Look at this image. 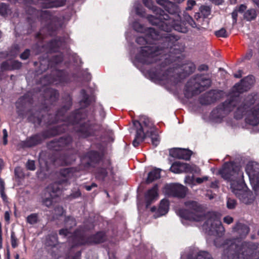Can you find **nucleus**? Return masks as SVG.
I'll use <instances>...</instances> for the list:
<instances>
[{
    "instance_id": "nucleus-22",
    "label": "nucleus",
    "mask_w": 259,
    "mask_h": 259,
    "mask_svg": "<svg viewBox=\"0 0 259 259\" xmlns=\"http://www.w3.org/2000/svg\"><path fill=\"white\" fill-rule=\"evenodd\" d=\"M157 187L156 185L154 186L152 189H150L146 194L145 199L146 203V207L151 204L152 201L157 197Z\"/></svg>"
},
{
    "instance_id": "nucleus-55",
    "label": "nucleus",
    "mask_w": 259,
    "mask_h": 259,
    "mask_svg": "<svg viewBox=\"0 0 259 259\" xmlns=\"http://www.w3.org/2000/svg\"><path fill=\"white\" fill-rule=\"evenodd\" d=\"M30 55V51L29 50L26 49L23 53L20 55V58L23 60L27 59Z\"/></svg>"
},
{
    "instance_id": "nucleus-63",
    "label": "nucleus",
    "mask_w": 259,
    "mask_h": 259,
    "mask_svg": "<svg viewBox=\"0 0 259 259\" xmlns=\"http://www.w3.org/2000/svg\"><path fill=\"white\" fill-rule=\"evenodd\" d=\"M208 68V66L204 64L201 65L199 67V70L200 71L207 70Z\"/></svg>"
},
{
    "instance_id": "nucleus-37",
    "label": "nucleus",
    "mask_w": 259,
    "mask_h": 259,
    "mask_svg": "<svg viewBox=\"0 0 259 259\" xmlns=\"http://www.w3.org/2000/svg\"><path fill=\"white\" fill-rule=\"evenodd\" d=\"M133 27L136 31L140 33L145 32L146 30H147V29H145L142 25L137 21L133 23Z\"/></svg>"
},
{
    "instance_id": "nucleus-30",
    "label": "nucleus",
    "mask_w": 259,
    "mask_h": 259,
    "mask_svg": "<svg viewBox=\"0 0 259 259\" xmlns=\"http://www.w3.org/2000/svg\"><path fill=\"white\" fill-rule=\"evenodd\" d=\"M212 93H207L201 97L200 99V102L201 104L207 105L213 103L215 99L213 98Z\"/></svg>"
},
{
    "instance_id": "nucleus-9",
    "label": "nucleus",
    "mask_w": 259,
    "mask_h": 259,
    "mask_svg": "<svg viewBox=\"0 0 259 259\" xmlns=\"http://www.w3.org/2000/svg\"><path fill=\"white\" fill-rule=\"evenodd\" d=\"M61 191V188L58 183H54L49 185L45 190L43 204L47 207L50 206L52 204V199L58 196Z\"/></svg>"
},
{
    "instance_id": "nucleus-35",
    "label": "nucleus",
    "mask_w": 259,
    "mask_h": 259,
    "mask_svg": "<svg viewBox=\"0 0 259 259\" xmlns=\"http://www.w3.org/2000/svg\"><path fill=\"white\" fill-rule=\"evenodd\" d=\"M62 44L61 40L56 39L52 40L48 44V48L52 51H56L57 48H59Z\"/></svg>"
},
{
    "instance_id": "nucleus-38",
    "label": "nucleus",
    "mask_w": 259,
    "mask_h": 259,
    "mask_svg": "<svg viewBox=\"0 0 259 259\" xmlns=\"http://www.w3.org/2000/svg\"><path fill=\"white\" fill-rule=\"evenodd\" d=\"M143 3L145 5L146 7L150 9H151L154 12V14L157 12V10L158 8L153 6V3L151 0H143Z\"/></svg>"
},
{
    "instance_id": "nucleus-8",
    "label": "nucleus",
    "mask_w": 259,
    "mask_h": 259,
    "mask_svg": "<svg viewBox=\"0 0 259 259\" xmlns=\"http://www.w3.org/2000/svg\"><path fill=\"white\" fill-rule=\"evenodd\" d=\"M238 99L233 98L224 102L222 105H219L217 108L213 110L211 113V117L217 122L221 120L229 112L234 109L237 106Z\"/></svg>"
},
{
    "instance_id": "nucleus-5",
    "label": "nucleus",
    "mask_w": 259,
    "mask_h": 259,
    "mask_svg": "<svg viewBox=\"0 0 259 259\" xmlns=\"http://www.w3.org/2000/svg\"><path fill=\"white\" fill-rule=\"evenodd\" d=\"M222 177L230 183L232 191L240 198L244 183L243 173L240 168L232 163H225L219 171Z\"/></svg>"
},
{
    "instance_id": "nucleus-52",
    "label": "nucleus",
    "mask_w": 259,
    "mask_h": 259,
    "mask_svg": "<svg viewBox=\"0 0 259 259\" xmlns=\"http://www.w3.org/2000/svg\"><path fill=\"white\" fill-rule=\"evenodd\" d=\"M185 182L186 184H187L190 185L192 186V185H195L194 179L193 177H190V176L186 177L185 179Z\"/></svg>"
},
{
    "instance_id": "nucleus-20",
    "label": "nucleus",
    "mask_w": 259,
    "mask_h": 259,
    "mask_svg": "<svg viewBox=\"0 0 259 259\" xmlns=\"http://www.w3.org/2000/svg\"><path fill=\"white\" fill-rule=\"evenodd\" d=\"M75 171V170L73 168H67L61 170L60 175L62 178V180L58 182H56L59 184V187L60 188L61 184L67 182L68 180L74 177Z\"/></svg>"
},
{
    "instance_id": "nucleus-2",
    "label": "nucleus",
    "mask_w": 259,
    "mask_h": 259,
    "mask_svg": "<svg viewBox=\"0 0 259 259\" xmlns=\"http://www.w3.org/2000/svg\"><path fill=\"white\" fill-rule=\"evenodd\" d=\"M185 206L187 209L179 210L178 214L180 217L196 222L205 220L202 227L206 232L212 234L216 233L218 235H222L224 233L225 229L220 218L215 213L211 212L205 214L202 207L195 201H187Z\"/></svg>"
},
{
    "instance_id": "nucleus-49",
    "label": "nucleus",
    "mask_w": 259,
    "mask_h": 259,
    "mask_svg": "<svg viewBox=\"0 0 259 259\" xmlns=\"http://www.w3.org/2000/svg\"><path fill=\"white\" fill-rule=\"evenodd\" d=\"M49 92L50 93V98L51 100L52 101H55L57 100L58 98V93L53 90H50L49 91Z\"/></svg>"
},
{
    "instance_id": "nucleus-59",
    "label": "nucleus",
    "mask_w": 259,
    "mask_h": 259,
    "mask_svg": "<svg viewBox=\"0 0 259 259\" xmlns=\"http://www.w3.org/2000/svg\"><path fill=\"white\" fill-rule=\"evenodd\" d=\"M80 195H81V193L80 192V191L79 190H77L75 192H73L70 195V197L72 198H74H74H78V197H80Z\"/></svg>"
},
{
    "instance_id": "nucleus-15",
    "label": "nucleus",
    "mask_w": 259,
    "mask_h": 259,
    "mask_svg": "<svg viewBox=\"0 0 259 259\" xmlns=\"http://www.w3.org/2000/svg\"><path fill=\"white\" fill-rule=\"evenodd\" d=\"M27 12L30 15H39L42 20L45 22L49 21L48 24L50 25L53 24L54 22L56 21L57 19L56 18L53 17L49 10H43L40 12L37 11L35 8L30 7L28 8V10H26Z\"/></svg>"
},
{
    "instance_id": "nucleus-50",
    "label": "nucleus",
    "mask_w": 259,
    "mask_h": 259,
    "mask_svg": "<svg viewBox=\"0 0 259 259\" xmlns=\"http://www.w3.org/2000/svg\"><path fill=\"white\" fill-rule=\"evenodd\" d=\"M26 165L27 169L29 170H34L35 169V163L33 160H28Z\"/></svg>"
},
{
    "instance_id": "nucleus-16",
    "label": "nucleus",
    "mask_w": 259,
    "mask_h": 259,
    "mask_svg": "<svg viewBox=\"0 0 259 259\" xmlns=\"http://www.w3.org/2000/svg\"><path fill=\"white\" fill-rule=\"evenodd\" d=\"M254 78L253 76H248L242 79L239 83L235 84L233 92L241 93L248 90L254 83Z\"/></svg>"
},
{
    "instance_id": "nucleus-53",
    "label": "nucleus",
    "mask_w": 259,
    "mask_h": 259,
    "mask_svg": "<svg viewBox=\"0 0 259 259\" xmlns=\"http://www.w3.org/2000/svg\"><path fill=\"white\" fill-rule=\"evenodd\" d=\"M62 60H63V57H62V55L55 56L53 57V61L55 64H58V63H60L61 62H62Z\"/></svg>"
},
{
    "instance_id": "nucleus-47",
    "label": "nucleus",
    "mask_w": 259,
    "mask_h": 259,
    "mask_svg": "<svg viewBox=\"0 0 259 259\" xmlns=\"http://www.w3.org/2000/svg\"><path fill=\"white\" fill-rule=\"evenodd\" d=\"M201 12L205 17H207L210 14V9L208 6H202L201 7Z\"/></svg>"
},
{
    "instance_id": "nucleus-31",
    "label": "nucleus",
    "mask_w": 259,
    "mask_h": 259,
    "mask_svg": "<svg viewBox=\"0 0 259 259\" xmlns=\"http://www.w3.org/2000/svg\"><path fill=\"white\" fill-rule=\"evenodd\" d=\"M244 18L247 21L254 20L256 17V12L255 9L250 8L244 13Z\"/></svg>"
},
{
    "instance_id": "nucleus-7",
    "label": "nucleus",
    "mask_w": 259,
    "mask_h": 259,
    "mask_svg": "<svg viewBox=\"0 0 259 259\" xmlns=\"http://www.w3.org/2000/svg\"><path fill=\"white\" fill-rule=\"evenodd\" d=\"M211 84V80L206 76L197 75L191 79L187 83L188 91L191 92L192 95L197 94L204 91Z\"/></svg>"
},
{
    "instance_id": "nucleus-14",
    "label": "nucleus",
    "mask_w": 259,
    "mask_h": 259,
    "mask_svg": "<svg viewBox=\"0 0 259 259\" xmlns=\"http://www.w3.org/2000/svg\"><path fill=\"white\" fill-rule=\"evenodd\" d=\"M83 236H78L77 232H75L74 236V239L77 241L76 244L81 245L84 244L86 243H99L103 242L106 237L105 234L103 232H99L93 236L91 237L87 241L84 240Z\"/></svg>"
},
{
    "instance_id": "nucleus-13",
    "label": "nucleus",
    "mask_w": 259,
    "mask_h": 259,
    "mask_svg": "<svg viewBox=\"0 0 259 259\" xmlns=\"http://www.w3.org/2000/svg\"><path fill=\"white\" fill-rule=\"evenodd\" d=\"M24 1L26 4H37L44 8L61 7L65 3L64 0H24Z\"/></svg>"
},
{
    "instance_id": "nucleus-1",
    "label": "nucleus",
    "mask_w": 259,
    "mask_h": 259,
    "mask_svg": "<svg viewBox=\"0 0 259 259\" xmlns=\"http://www.w3.org/2000/svg\"><path fill=\"white\" fill-rule=\"evenodd\" d=\"M145 33L146 37L140 36L137 38L136 42L141 47L137 55V60L143 64H149L157 60V56L166 53L169 50L170 53H178L183 49V46H179V37L171 34H160L154 28H148Z\"/></svg>"
},
{
    "instance_id": "nucleus-36",
    "label": "nucleus",
    "mask_w": 259,
    "mask_h": 259,
    "mask_svg": "<svg viewBox=\"0 0 259 259\" xmlns=\"http://www.w3.org/2000/svg\"><path fill=\"white\" fill-rule=\"evenodd\" d=\"M38 222L37 213H32L27 217V222L31 225L36 224Z\"/></svg>"
},
{
    "instance_id": "nucleus-10",
    "label": "nucleus",
    "mask_w": 259,
    "mask_h": 259,
    "mask_svg": "<svg viewBox=\"0 0 259 259\" xmlns=\"http://www.w3.org/2000/svg\"><path fill=\"white\" fill-rule=\"evenodd\" d=\"M186 188L179 184H170L164 187L165 193L172 197L183 198L186 194Z\"/></svg>"
},
{
    "instance_id": "nucleus-4",
    "label": "nucleus",
    "mask_w": 259,
    "mask_h": 259,
    "mask_svg": "<svg viewBox=\"0 0 259 259\" xmlns=\"http://www.w3.org/2000/svg\"><path fill=\"white\" fill-rule=\"evenodd\" d=\"M195 69L194 64L188 62L176 68H167L160 66L155 71L152 72L151 76L155 81H161L162 83H176L187 74L192 73Z\"/></svg>"
},
{
    "instance_id": "nucleus-41",
    "label": "nucleus",
    "mask_w": 259,
    "mask_h": 259,
    "mask_svg": "<svg viewBox=\"0 0 259 259\" xmlns=\"http://www.w3.org/2000/svg\"><path fill=\"white\" fill-rule=\"evenodd\" d=\"M215 34L217 37H227L229 35L226 30L224 28H222L215 32Z\"/></svg>"
},
{
    "instance_id": "nucleus-56",
    "label": "nucleus",
    "mask_w": 259,
    "mask_h": 259,
    "mask_svg": "<svg viewBox=\"0 0 259 259\" xmlns=\"http://www.w3.org/2000/svg\"><path fill=\"white\" fill-rule=\"evenodd\" d=\"M208 180V177L204 176L202 178H197L196 179L195 181L197 184H201L203 182L206 181Z\"/></svg>"
},
{
    "instance_id": "nucleus-25",
    "label": "nucleus",
    "mask_w": 259,
    "mask_h": 259,
    "mask_svg": "<svg viewBox=\"0 0 259 259\" xmlns=\"http://www.w3.org/2000/svg\"><path fill=\"white\" fill-rule=\"evenodd\" d=\"M187 259H213L210 254L206 251H199L193 252L192 254L189 255Z\"/></svg>"
},
{
    "instance_id": "nucleus-40",
    "label": "nucleus",
    "mask_w": 259,
    "mask_h": 259,
    "mask_svg": "<svg viewBox=\"0 0 259 259\" xmlns=\"http://www.w3.org/2000/svg\"><path fill=\"white\" fill-rule=\"evenodd\" d=\"M11 242L13 248H16L18 245V240L14 231H11Z\"/></svg>"
},
{
    "instance_id": "nucleus-28",
    "label": "nucleus",
    "mask_w": 259,
    "mask_h": 259,
    "mask_svg": "<svg viewBox=\"0 0 259 259\" xmlns=\"http://www.w3.org/2000/svg\"><path fill=\"white\" fill-rule=\"evenodd\" d=\"M160 177V169H155L149 173L146 182L147 183H151L155 180L159 179Z\"/></svg>"
},
{
    "instance_id": "nucleus-23",
    "label": "nucleus",
    "mask_w": 259,
    "mask_h": 259,
    "mask_svg": "<svg viewBox=\"0 0 259 259\" xmlns=\"http://www.w3.org/2000/svg\"><path fill=\"white\" fill-rule=\"evenodd\" d=\"M169 209V203L167 200L163 199L161 201L156 217H159L167 213Z\"/></svg>"
},
{
    "instance_id": "nucleus-26",
    "label": "nucleus",
    "mask_w": 259,
    "mask_h": 259,
    "mask_svg": "<svg viewBox=\"0 0 259 259\" xmlns=\"http://www.w3.org/2000/svg\"><path fill=\"white\" fill-rule=\"evenodd\" d=\"M234 231L238 232L241 236H246L249 232V228L245 225L237 223L233 228Z\"/></svg>"
},
{
    "instance_id": "nucleus-46",
    "label": "nucleus",
    "mask_w": 259,
    "mask_h": 259,
    "mask_svg": "<svg viewBox=\"0 0 259 259\" xmlns=\"http://www.w3.org/2000/svg\"><path fill=\"white\" fill-rule=\"evenodd\" d=\"M134 7L136 14L141 17H144L141 5L139 4H135Z\"/></svg>"
},
{
    "instance_id": "nucleus-42",
    "label": "nucleus",
    "mask_w": 259,
    "mask_h": 259,
    "mask_svg": "<svg viewBox=\"0 0 259 259\" xmlns=\"http://www.w3.org/2000/svg\"><path fill=\"white\" fill-rule=\"evenodd\" d=\"M184 19L185 21L192 27L194 28L196 27L195 22L190 15L185 14L184 15Z\"/></svg>"
},
{
    "instance_id": "nucleus-58",
    "label": "nucleus",
    "mask_w": 259,
    "mask_h": 259,
    "mask_svg": "<svg viewBox=\"0 0 259 259\" xmlns=\"http://www.w3.org/2000/svg\"><path fill=\"white\" fill-rule=\"evenodd\" d=\"M223 220L224 222L227 224H230L233 222V218L230 216L225 217Z\"/></svg>"
},
{
    "instance_id": "nucleus-39",
    "label": "nucleus",
    "mask_w": 259,
    "mask_h": 259,
    "mask_svg": "<svg viewBox=\"0 0 259 259\" xmlns=\"http://www.w3.org/2000/svg\"><path fill=\"white\" fill-rule=\"evenodd\" d=\"M9 12L8 6L4 3L0 4V15L3 16H6Z\"/></svg>"
},
{
    "instance_id": "nucleus-61",
    "label": "nucleus",
    "mask_w": 259,
    "mask_h": 259,
    "mask_svg": "<svg viewBox=\"0 0 259 259\" xmlns=\"http://www.w3.org/2000/svg\"><path fill=\"white\" fill-rule=\"evenodd\" d=\"M24 100V105H25V98H20L19 99L18 101L16 103V106L17 108H19L21 106V103L23 102V101Z\"/></svg>"
},
{
    "instance_id": "nucleus-11",
    "label": "nucleus",
    "mask_w": 259,
    "mask_h": 259,
    "mask_svg": "<svg viewBox=\"0 0 259 259\" xmlns=\"http://www.w3.org/2000/svg\"><path fill=\"white\" fill-rule=\"evenodd\" d=\"M170 170L176 174L181 172H197L199 171L195 165L177 161L174 162L170 168Z\"/></svg>"
},
{
    "instance_id": "nucleus-29",
    "label": "nucleus",
    "mask_w": 259,
    "mask_h": 259,
    "mask_svg": "<svg viewBox=\"0 0 259 259\" xmlns=\"http://www.w3.org/2000/svg\"><path fill=\"white\" fill-rule=\"evenodd\" d=\"M40 141V137L38 135H35L28 139L25 142V145L26 147H32L39 143Z\"/></svg>"
},
{
    "instance_id": "nucleus-64",
    "label": "nucleus",
    "mask_w": 259,
    "mask_h": 259,
    "mask_svg": "<svg viewBox=\"0 0 259 259\" xmlns=\"http://www.w3.org/2000/svg\"><path fill=\"white\" fill-rule=\"evenodd\" d=\"M77 118V115H76L75 116L73 117V119H72V117H70L69 120V123L71 124H74L76 122V119Z\"/></svg>"
},
{
    "instance_id": "nucleus-18",
    "label": "nucleus",
    "mask_w": 259,
    "mask_h": 259,
    "mask_svg": "<svg viewBox=\"0 0 259 259\" xmlns=\"http://www.w3.org/2000/svg\"><path fill=\"white\" fill-rule=\"evenodd\" d=\"M170 155L174 157L185 160H189L191 155V151L185 149L174 148L169 151Z\"/></svg>"
},
{
    "instance_id": "nucleus-48",
    "label": "nucleus",
    "mask_w": 259,
    "mask_h": 259,
    "mask_svg": "<svg viewBox=\"0 0 259 259\" xmlns=\"http://www.w3.org/2000/svg\"><path fill=\"white\" fill-rule=\"evenodd\" d=\"M15 176L19 178H21L24 177V173L22 169L20 167H17L15 168Z\"/></svg>"
},
{
    "instance_id": "nucleus-44",
    "label": "nucleus",
    "mask_w": 259,
    "mask_h": 259,
    "mask_svg": "<svg viewBox=\"0 0 259 259\" xmlns=\"http://www.w3.org/2000/svg\"><path fill=\"white\" fill-rule=\"evenodd\" d=\"M107 169L104 168H101L98 170L97 174V177L100 179H104L107 176Z\"/></svg>"
},
{
    "instance_id": "nucleus-12",
    "label": "nucleus",
    "mask_w": 259,
    "mask_h": 259,
    "mask_svg": "<svg viewBox=\"0 0 259 259\" xmlns=\"http://www.w3.org/2000/svg\"><path fill=\"white\" fill-rule=\"evenodd\" d=\"M236 98V97L235 98ZM238 100V98H237ZM257 99V94L255 93H252L249 95H248L244 100V105L242 107L241 105L238 106V103L237 104V111L235 113V116L236 118L239 119L241 118L243 115L245 110L248 108L250 105L253 104Z\"/></svg>"
},
{
    "instance_id": "nucleus-62",
    "label": "nucleus",
    "mask_w": 259,
    "mask_h": 259,
    "mask_svg": "<svg viewBox=\"0 0 259 259\" xmlns=\"http://www.w3.org/2000/svg\"><path fill=\"white\" fill-rule=\"evenodd\" d=\"M4 218L5 221L9 222L10 219V211H6L5 213Z\"/></svg>"
},
{
    "instance_id": "nucleus-57",
    "label": "nucleus",
    "mask_w": 259,
    "mask_h": 259,
    "mask_svg": "<svg viewBox=\"0 0 259 259\" xmlns=\"http://www.w3.org/2000/svg\"><path fill=\"white\" fill-rule=\"evenodd\" d=\"M253 52L251 49H249L244 57V59L250 60L252 56Z\"/></svg>"
},
{
    "instance_id": "nucleus-17",
    "label": "nucleus",
    "mask_w": 259,
    "mask_h": 259,
    "mask_svg": "<svg viewBox=\"0 0 259 259\" xmlns=\"http://www.w3.org/2000/svg\"><path fill=\"white\" fill-rule=\"evenodd\" d=\"M255 163L253 162H248L245 168V170L249 179L252 180L254 184L253 188L255 191H259V174L256 175L255 168H254Z\"/></svg>"
},
{
    "instance_id": "nucleus-24",
    "label": "nucleus",
    "mask_w": 259,
    "mask_h": 259,
    "mask_svg": "<svg viewBox=\"0 0 259 259\" xmlns=\"http://www.w3.org/2000/svg\"><path fill=\"white\" fill-rule=\"evenodd\" d=\"M22 64L18 61H11L10 63L5 62L2 64V67L5 70H15L21 68Z\"/></svg>"
},
{
    "instance_id": "nucleus-3",
    "label": "nucleus",
    "mask_w": 259,
    "mask_h": 259,
    "mask_svg": "<svg viewBox=\"0 0 259 259\" xmlns=\"http://www.w3.org/2000/svg\"><path fill=\"white\" fill-rule=\"evenodd\" d=\"M157 2L163 6L166 12L158 8L155 15H149L147 17L148 21L153 25L157 26L161 30L169 32L174 29L179 32L186 33L187 29L179 22L180 18L179 9L177 5L165 0H157Z\"/></svg>"
},
{
    "instance_id": "nucleus-45",
    "label": "nucleus",
    "mask_w": 259,
    "mask_h": 259,
    "mask_svg": "<svg viewBox=\"0 0 259 259\" xmlns=\"http://www.w3.org/2000/svg\"><path fill=\"white\" fill-rule=\"evenodd\" d=\"M236 206V201L232 198H228L227 202V206L229 209H234Z\"/></svg>"
},
{
    "instance_id": "nucleus-19",
    "label": "nucleus",
    "mask_w": 259,
    "mask_h": 259,
    "mask_svg": "<svg viewBox=\"0 0 259 259\" xmlns=\"http://www.w3.org/2000/svg\"><path fill=\"white\" fill-rule=\"evenodd\" d=\"M246 121L247 123L253 126L259 123V104L250 111L246 118Z\"/></svg>"
},
{
    "instance_id": "nucleus-6",
    "label": "nucleus",
    "mask_w": 259,
    "mask_h": 259,
    "mask_svg": "<svg viewBox=\"0 0 259 259\" xmlns=\"http://www.w3.org/2000/svg\"><path fill=\"white\" fill-rule=\"evenodd\" d=\"M141 123L135 120L133 122L134 126L137 128L136 137L133 142L134 147H137L140 142H142L146 137H150L152 144L156 146L159 144V136L156 131L152 121L146 116H142L140 118Z\"/></svg>"
},
{
    "instance_id": "nucleus-54",
    "label": "nucleus",
    "mask_w": 259,
    "mask_h": 259,
    "mask_svg": "<svg viewBox=\"0 0 259 259\" xmlns=\"http://www.w3.org/2000/svg\"><path fill=\"white\" fill-rule=\"evenodd\" d=\"M196 5V2L193 0H188L187 1V6L186 7V10H190L192 9L193 7Z\"/></svg>"
},
{
    "instance_id": "nucleus-21",
    "label": "nucleus",
    "mask_w": 259,
    "mask_h": 259,
    "mask_svg": "<svg viewBox=\"0 0 259 259\" xmlns=\"http://www.w3.org/2000/svg\"><path fill=\"white\" fill-rule=\"evenodd\" d=\"M65 224L66 227L67 228L62 229L59 231V234L64 237L67 236L71 233L70 232L68 231V228L70 229L75 226L76 225V222L73 218L68 217L65 220Z\"/></svg>"
},
{
    "instance_id": "nucleus-43",
    "label": "nucleus",
    "mask_w": 259,
    "mask_h": 259,
    "mask_svg": "<svg viewBox=\"0 0 259 259\" xmlns=\"http://www.w3.org/2000/svg\"><path fill=\"white\" fill-rule=\"evenodd\" d=\"M98 157V154L96 152H91L89 153L85 156V158H89L91 160V162H96L97 161V157Z\"/></svg>"
},
{
    "instance_id": "nucleus-60",
    "label": "nucleus",
    "mask_w": 259,
    "mask_h": 259,
    "mask_svg": "<svg viewBox=\"0 0 259 259\" xmlns=\"http://www.w3.org/2000/svg\"><path fill=\"white\" fill-rule=\"evenodd\" d=\"M0 194L4 201H7V196L5 192V189L0 190Z\"/></svg>"
},
{
    "instance_id": "nucleus-34",
    "label": "nucleus",
    "mask_w": 259,
    "mask_h": 259,
    "mask_svg": "<svg viewBox=\"0 0 259 259\" xmlns=\"http://www.w3.org/2000/svg\"><path fill=\"white\" fill-rule=\"evenodd\" d=\"M60 160H62L61 164H70L75 160L74 155H64L61 157Z\"/></svg>"
},
{
    "instance_id": "nucleus-51",
    "label": "nucleus",
    "mask_w": 259,
    "mask_h": 259,
    "mask_svg": "<svg viewBox=\"0 0 259 259\" xmlns=\"http://www.w3.org/2000/svg\"><path fill=\"white\" fill-rule=\"evenodd\" d=\"M80 135L82 137H87L90 135L91 133L89 131L88 129L82 127L80 130Z\"/></svg>"
},
{
    "instance_id": "nucleus-32",
    "label": "nucleus",
    "mask_w": 259,
    "mask_h": 259,
    "mask_svg": "<svg viewBox=\"0 0 259 259\" xmlns=\"http://www.w3.org/2000/svg\"><path fill=\"white\" fill-rule=\"evenodd\" d=\"M72 141V139L70 137L68 136L66 137H62L57 142H54L53 144L54 145V147H55L56 146H58L59 147L64 146L65 145H67L69 144Z\"/></svg>"
},
{
    "instance_id": "nucleus-27",
    "label": "nucleus",
    "mask_w": 259,
    "mask_h": 259,
    "mask_svg": "<svg viewBox=\"0 0 259 259\" xmlns=\"http://www.w3.org/2000/svg\"><path fill=\"white\" fill-rule=\"evenodd\" d=\"M246 9V6L244 5H241L238 7H236L232 13V17L233 18V25H235L237 20L238 13H242Z\"/></svg>"
},
{
    "instance_id": "nucleus-33",
    "label": "nucleus",
    "mask_w": 259,
    "mask_h": 259,
    "mask_svg": "<svg viewBox=\"0 0 259 259\" xmlns=\"http://www.w3.org/2000/svg\"><path fill=\"white\" fill-rule=\"evenodd\" d=\"M57 242V235L56 233L51 234L47 238L46 244L49 246H55Z\"/></svg>"
}]
</instances>
